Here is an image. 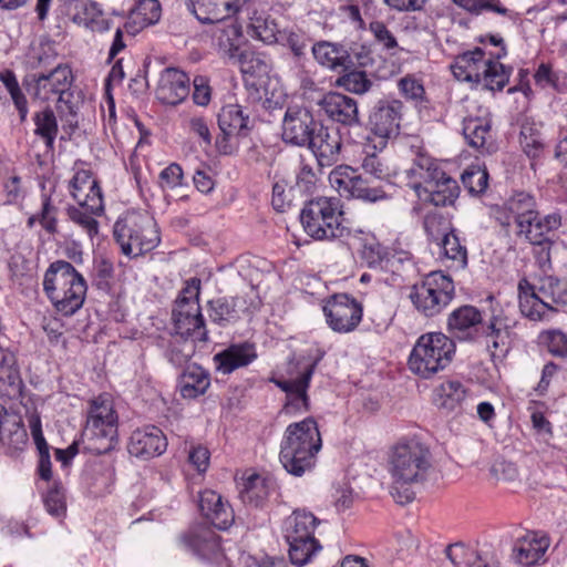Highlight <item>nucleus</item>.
Instances as JSON below:
<instances>
[{"label":"nucleus","mask_w":567,"mask_h":567,"mask_svg":"<svg viewBox=\"0 0 567 567\" xmlns=\"http://www.w3.org/2000/svg\"><path fill=\"white\" fill-rule=\"evenodd\" d=\"M534 287L548 306L567 307V279L543 276Z\"/></svg>","instance_id":"a19ab883"},{"label":"nucleus","mask_w":567,"mask_h":567,"mask_svg":"<svg viewBox=\"0 0 567 567\" xmlns=\"http://www.w3.org/2000/svg\"><path fill=\"white\" fill-rule=\"evenodd\" d=\"M431 467L432 453L420 440H402L393 446L390 472L395 484L404 486L423 483Z\"/></svg>","instance_id":"39448f33"},{"label":"nucleus","mask_w":567,"mask_h":567,"mask_svg":"<svg viewBox=\"0 0 567 567\" xmlns=\"http://www.w3.org/2000/svg\"><path fill=\"white\" fill-rule=\"evenodd\" d=\"M488 172L485 167L472 165L461 175L463 186L472 196H480L485 193L488 186Z\"/></svg>","instance_id":"864d4df0"},{"label":"nucleus","mask_w":567,"mask_h":567,"mask_svg":"<svg viewBox=\"0 0 567 567\" xmlns=\"http://www.w3.org/2000/svg\"><path fill=\"white\" fill-rule=\"evenodd\" d=\"M257 359L256 346L249 341L233 343L213 358L216 369L224 374L247 367Z\"/></svg>","instance_id":"2f4dec72"},{"label":"nucleus","mask_w":567,"mask_h":567,"mask_svg":"<svg viewBox=\"0 0 567 567\" xmlns=\"http://www.w3.org/2000/svg\"><path fill=\"white\" fill-rule=\"evenodd\" d=\"M486 301L489 306V319L488 322L483 326V334L492 339V347L494 350H503L506 353L509 349L511 336L516 321L509 319L504 315L501 305L496 302L493 295H488Z\"/></svg>","instance_id":"5701e85b"},{"label":"nucleus","mask_w":567,"mask_h":567,"mask_svg":"<svg viewBox=\"0 0 567 567\" xmlns=\"http://www.w3.org/2000/svg\"><path fill=\"white\" fill-rule=\"evenodd\" d=\"M43 291L59 313L71 317L83 307L87 284L71 262L55 260L44 272Z\"/></svg>","instance_id":"f03ea898"},{"label":"nucleus","mask_w":567,"mask_h":567,"mask_svg":"<svg viewBox=\"0 0 567 567\" xmlns=\"http://www.w3.org/2000/svg\"><path fill=\"white\" fill-rule=\"evenodd\" d=\"M400 95L411 102L415 107H426L429 100L426 97L425 87L421 80L413 74H405L396 82Z\"/></svg>","instance_id":"8fccbe9b"},{"label":"nucleus","mask_w":567,"mask_h":567,"mask_svg":"<svg viewBox=\"0 0 567 567\" xmlns=\"http://www.w3.org/2000/svg\"><path fill=\"white\" fill-rule=\"evenodd\" d=\"M195 342L187 339L171 341L165 351L166 359L177 368L185 365L195 353Z\"/></svg>","instance_id":"4d7b16f0"},{"label":"nucleus","mask_w":567,"mask_h":567,"mask_svg":"<svg viewBox=\"0 0 567 567\" xmlns=\"http://www.w3.org/2000/svg\"><path fill=\"white\" fill-rule=\"evenodd\" d=\"M259 302L247 296L218 297L207 302V313L210 321L219 327H228L241 319L243 315H251L258 309Z\"/></svg>","instance_id":"2eb2a0df"},{"label":"nucleus","mask_w":567,"mask_h":567,"mask_svg":"<svg viewBox=\"0 0 567 567\" xmlns=\"http://www.w3.org/2000/svg\"><path fill=\"white\" fill-rule=\"evenodd\" d=\"M318 177L312 167L308 164H301L296 175V182L290 187L289 193L300 196H312L317 188Z\"/></svg>","instance_id":"680f3d73"},{"label":"nucleus","mask_w":567,"mask_h":567,"mask_svg":"<svg viewBox=\"0 0 567 567\" xmlns=\"http://www.w3.org/2000/svg\"><path fill=\"white\" fill-rule=\"evenodd\" d=\"M517 289L519 310L525 318L532 321H545L550 319L549 313L558 311L556 307L548 306L540 298V293L527 278L519 279Z\"/></svg>","instance_id":"cd10ccee"},{"label":"nucleus","mask_w":567,"mask_h":567,"mask_svg":"<svg viewBox=\"0 0 567 567\" xmlns=\"http://www.w3.org/2000/svg\"><path fill=\"white\" fill-rule=\"evenodd\" d=\"M485 51L476 47L472 51L458 54L451 65L452 72L457 80L474 82L481 79L480 65H484Z\"/></svg>","instance_id":"e433bc0d"},{"label":"nucleus","mask_w":567,"mask_h":567,"mask_svg":"<svg viewBox=\"0 0 567 567\" xmlns=\"http://www.w3.org/2000/svg\"><path fill=\"white\" fill-rule=\"evenodd\" d=\"M89 449L96 455L85 463L82 477L91 493L102 496L111 492L115 482V457L112 451H104V446Z\"/></svg>","instance_id":"ddd939ff"},{"label":"nucleus","mask_w":567,"mask_h":567,"mask_svg":"<svg viewBox=\"0 0 567 567\" xmlns=\"http://www.w3.org/2000/svg\"><path fill=\"white\" fill-rule=\"evenodd\" d=\"M72 71L68 65H58L48 73H31L24 76L22 85L34 99L49 101L58 95V102L70 103Z\"/></svg>","instance_id":"1a4fd4ad"},{"label":"nucleus","mask_w":567,"mask_h":567,"mask_svg":"<svg viewBox=\"0 0 567 567\" xmlns=\"http://www.w3.org/2000/svg\"><path fill=\"white\" fill-rule=\"evenodd\" d=\"M320 520L310 512L295 511L287 523L285 538L287 543L315 537V529Z\"/></svg>","instance_id":"ea45409f"},{"label":"nucleus","mask_w":567,"mask_h":567,"mask_svg":"<svg viewBox=\"0 0 567 567\" xmlns=\"http://www.w3.org/2000/svg\"><path fill=\"white\" fill-rule=\"evenodd\" d=\"M439 246L441 249V257L451 261L449 265L450 268L461 270L467 266V249L461 244L454 228H451L449 231L443 234Z\"/></svg>","instance_id":"37998d69"},{"label":"nucleus","mask_w":567,"mask_h":567,"mask_svg":"<svg viewBox=\"0 0 567 567\" xmlns=\"http://www.w3.org/2000/svg\"><path fill=\"white\" fill-rule=\"evenodd\" d=\"M33 122L35 125L34 134L44 142L48 150H53L59 132L58 121L53 110L47 106L42 111L35 112Z\"/></svg>","instance_id":"de8ad7c7"},{"label":"nucleus","mask_w":567,"mask_h":567,"mask_svg":"<svg viewBox=\"0 0 567 567\" xmlns=\"http://www.w3.org/2000/svg\"><path fill=\"white\" fill-rule=\"evenodd\" d=\"M276 43L289 49L295 62L300 64L307 60L311 38L302 29L285 28L279 32V38Z\"/></svg>","instance_id":"79ce46f5"},{"label":"nucleus","mask_w":567,"mask_h":567,"mask_svg":"<svg viewBox=\"0 0 567 567\" xmlns=\"http://www.w3.org/2000/svg\"><path fill=\"white\" fill-rule=\"evenodd\" d=\"M411 152L414 155L411 166L405 169L408 186L414 190V185L420 184L424 187L426 181L435 178L437 174L443 176V168L437 161L431 157L422 146L412 144Z\"/></svg>","instance_id":"7c9ffc66"},{"label":"nucleus","mask_w":567,"mask_h":567,"mask_svg":"<svg viewBox=\"0 0 567 567\" xmlns=\"http://www.w3.org/2000/svg\"><path fill=\"white\" fill-rule=\"evenodd\" d=\"M167 437L156 425H146L132 432L127 444L130 455L147 461L165 453Z\"/></svg>","instance_id":"dca6fc26"},{"label":"nucleus","mask_w":567,"mask_h":567,"mask_svg":"<svg viewBox=\"0 0 567 567\" xmlns=\"http://www.w3.org/2000/svg\"><path fill=\"white\" fill-rule=\"evenodd\" d=\"M172 318L176 334L184 339L192 338L194 341L199 342L208 340V331L199 305L194 308L175 307Z\"/></svg>","instance_id":"a878e982"},{"label":"nucleus","mask_w":567,"mask_h":567,"mask_svg":"<svg viewBox=\"0 0 567 567\" xmlns=\"http://www.w3.org/2000/svg\"><path fill=\"white\" fill-rule=\"evenodd\" d=\"M548 543L545 538H518L513 547V559L522 566H533L542 559Z\"/></svg>","instance_id":"58836bf2"},{"label":"nucleus","mask_w":567,"mask_h":567,"mask_svg":"<svg viewBox=\"0 0 567 567\" xmlns=\"http://www.w3.org/2000/svg\"><path fill=\"white\" fill-rule=\"evenodd\" d=\"M326 116L343 126H354L361 123L355 99L340 92L330 91L318 102Z\"/></svg>","instance_id":"6ab92c4d"},{"label":"nucleus","mask_w":567,"mask_h":567,"mask_svg":"<svg viewBox=\"0 0 567 567\" xmlns=\"http://www.w3.org/2000/svg\"><path fill=\"white\" fill-rule=\"evenodd\" d=\"M454 296L452 278L442 271H434L411 287L409 299L419 313L433 318L450 305Z\"/></svg>","instance_id":"423d86ee"},{"label":"nucleus","mask_w":567,"mask_h":567,"mask_svg":"<svg viewBox=\"0 0 567 567\" xmlns=\"http://www.w3.org/2000/svg\"><path fill=\"white\" fill-rule=\"evenodd\" d=\"M322 358L323 353L318 355L298 378L292 380H277L275 381L276 385L286 393L287 398L296 394L297 392H306L310 385L315 370Z\"/></svg>","instance_id":"5fc2aeb1"},{"label":"nucleus","mask_w":567,"mask_h":567,"mask_svg":"<svg viewBox=\"0 0 567 567\" xmlns=\"http://www.w3.org/2000/svg\"><path fill=\"white\" fill-rule=\"evenodd\" d=\"M0 80L11 95V99L19 112L20 121L24 122L28 115V102L18 83L13 71L4 70L0 72Z\"/></svg>","instance_id":"6e6d98bb"},{"label":"nucleus","mask_w":567,"mask_h":567,"mask_svg":"<svg viewBox=\"0 0 567 567\" xmlns=\"http://www.w3.org/2000/svg\"><path fill=\"white\" fill-rule=\"evenodd\" d=\"M375 142L377 141L370 140V137H368V143L364 144L363 148L365 156L362 159L361 167L364 173L369 174L371 177L375 179H384L389 176L388 166L384 165V163L377 155L378 150L369 147Z\"/></svg>","instance_id":"bf43d9fd"},{"label":"nucleus","mask_w":567,"mask_h":567,"mask_svg":"<svg viewBox=\"0 0 567 567\" xmlns=\"http://www.w3.org/2000/svg\"><path fill=\"white\" fill-rule=\"evenodd\" d=\"M280 31L272 19L258 17L250 23V35L268 44L277 42Z\"/></svg>","instance_id":"0e129e2a"},{"label":"nucleus","mask_w":567,"mask_h":567,"mask_svg":"<svg viewBox=\"0 0 567 567\" xmlns=\"http://www.w3.org/2000/svg\"><path fill=\"white\" fill-rule=\"evenodd\" d=\"M28 443V433L20 413L0 403V445L9 456L22 452Z\"/></svg>","instance_id":"a211bd4d"},{"label":"nucleus","mask_w":567,"mask_h":567,"mask_svg":"<svg viewBox=\"0 0 567 567\" xmlns=\"http://www.w3.org/2000/svg\"><path fill=\"white\" fill-rule=\"evenodd\" d=\"M342 205L338 197L317 196L305 202L299 219L305 233L315 240L348 237L350 229L342 225Z\"/></svg>","instance_id":"7ed1b4c3"},{"label":"nucleus","mask_w":567,"mask_h":567,"mask_svg":"<svg viewBox=\"0 0 567 567\" xmlns=\"http://www.w3.org/2000/svg\"><path fill=\"white\" fill-rule=\"evenodd\" d=\"M43 503L47 512L51 516L59 519L65 517L66 502L63 486L60 483H54L52 487L49 488L43 497Z\"/></svg>","instance_id":"052dcab7"},{"label":"nucleus","mask_w":567,"mask_h":567,"mask_svg":"<svg viewBox=\"0 0 567 567\" xmlns=\"http://www.w3.org/2000/svg\"><path fill=\"white\" fill-rule=\"evenodd\" d=\"M113 237L121 252L130 258L153 250L161 241L155 224L148 219L120 217L113 226Z\"/></svg>","instance_id":"0eeeda50"},{"label":"nucleus","mask_w":567,"mask_h":567,"mask_svg":"<svg viewBox=\"0 0 567 567\" xmlns=\"http://www.w3.org/2000/svg\"><path fill=\"white\" fill-rule=\"evenodd\" d=\"M513 68L492 59L484 62L481 79L474 83L483 84L489 91H502L509 81Z\"/></svg>","instance_id":"c03bdc74"},{"label":"nucleus","mask_w":567,"mask_h":567,"mask_svg":"<svg viewBox=\"0 0 567 567\" xmlns=\"http://www.w3.org/2000/svg\"><path fill=\"white\" fill-rule=\"evenodd\" d=\"M321 127L312 111L305 106H288L282 118V141L305 147L311 143L313 134Z\"/></svg>","instance_id":"4468645a"},{"label":"nucleus","mask_w":567,"mask_h":567,"mask_svg":"<svg viewBox=\"0 0 567 567\" xmlns=\"http://www.w3.org/2000/svg\"><path fill=\"white\" fill-rule=\"evenodd\" d=\"M561 226V215L550 213L542 215L538 209L524 223V227H518L515 235L524 238L534 246H550L553 240L549 235Z\"/></svg>","instance_id":"412c9836"},{"label":"nucleus","mask_w":567,"mask_h":567,"mask_svg":"<svg viewBox=\"0 0 567 567\" xmlns=\"http://www.w3.org/2000/svg\"><path fill=\"white\" fill-rule=\"evenodd\" d=\"M249 0H186L187 9L203 24H215L235 16Z\"/></svg>","instance_id":"4be33fe9"},{"label":"nucleus","mask_w":567,"mask_h":567,"mask_svg":"<svg viewBox=\"0 0 567 567\" xmlns=\"http://www.w3.org/2000/svg\"><path fill=\"white\" fill-rule=\"evenodd\" d=\"M342 142L337 130H330L323 126L317 130L312 136V141L307 147L311 148L318 164L321 167H329L339 161Z\"/></svg>","instance_id":"c756f323"},{"label":"nucleus","mask_w":567,"mask_h":567,"mask_svg":"<svg viewBox=\"0 0 567 567\" xmlns=\"http://www.w3.org/2000/svg\"><path fill=\"white\" fill-rule=\"evenodd\" d=\"M63 13L74 23L93 30L103 11L100 4L92 0H64Z\"/></svg>","instance_id":"c9c22d12"},{"label":"nucleus","mask_w":567,"mask_h":567,"mask_svg":"<svg viewBox=\"0 0 567 567\" xmlns=\"http://www.w3.org/2000/svg\"><path fill=\"white\" fill-rule=\"evenodd\" d=\"M209 385V372L197 363L187 364L177 378V388L184 399H197L204 395Z\"/></svg>","instance_id":"72a5a7b5"},{"label":"nucleus","mask_w":567,"mask_h":567,"mask_svg":"<svg viewBox=\"0 0 567 567\" xmlns=\"http://www.w3.org/2000/svg\"><path fill=\"white\" fill-rule=\"evenodd\" d=\"M321 447L318 423L308 416L286 427L280 442L279 461L288 474L301 477L315 468Z\"/></svg>","instance_id":"f257e3e1"},{"label":"nucleus","mask_w":567,"mask_h":567,"mask_svg":"<svg viewBox=\"0 0 567 567\" xmlns=\"http://www.w3.org/2000/svg\"><path fill=\"white\" fill-rule=\"evenodd\" d=\"M461 188L458 183L452 178L443 169V176L437 174L435 178L426 181V184L421 186L414 185V193L416 197L424 202L432 204L436 207L452 206L460 196Z\"/></svg>","instance_id":"f3484780"},{"label":"nucleus","mask_w":567,"mask_h":567,"mask_svg":"<svg viewBox=\"0 0 567 567\" xmlns=\"http://www.w3.org/2000/svg\"><path fill=\"white\" fill-rule=\"evenodd\" d=\"M333 182L338 185L341 194L364 203H378L389 198L382 186L375 185L370 178L362 175L333 176Z\"/></svg>","instance_id":"393cba45"},{"label":"nucleus","mask_w":567,"mask_h":567,"mask_svg":"<svg viewBox=\"0 0 567 567\" xmlns=\"http://www.w3.org/2000/svg\"><path fill=\"white\" fill-rule=\"evenodd\" d=\"M482 321V312L476 307L463 305L449 315L447 330L460 340L474 341L475 334L472 329Z\"/></svg>","instance_id":"473e14b6"},{"label":"nucleus","mask_w":567,"mask_h":567,"mask_svg":"<svg viewBox=\"0 0 567 567\" xmlns=\"http://www.w3.org/2000/svg\"><path fill=\"white\" fill-rule=\"evenodd\" d=\"M239 486V497L241 502L254 508H264L270 497L277 494L278 489L274 477L258 473L243 477Z\"/></svg>","instance_id":"b1692460"},{"label":"nucleus","mask_w":567,"mask_h":567,"mask_svg":"<svg viewBox=\"0 0 567 567\" xmlns=\"http://www.w3.org/2000/svg\"><path fill=\"white\" fill-rule=\"evenodd\" d=\"M456 351L454 340L443 332L421 334L408 359L409 369L423 379H430L447 368Z\"/></svg>","instance_id":"20e7f679"},{"label":"nucleus","mask_w":567,"mask_h":567,"mask_svg":"<svg viewBox=\"0 0 567 567\" xmlns=\"http://www.w3.org/2000/svg\"><path fill=\"white\" fill-rule=\"evenodd\" d=\"M538 342L554 357L567 358V334L563 331H544L539 334Z\"/></svg>","instance_id":"e2e57ef3"},{"label":"nucleus","mask_w":567,"mask_h":567,"mask_svg":"<svg viewBox=\"0 0 567 567\" xmlns=\"http://www.w3.org/2000/svg\"><path fill=\"white\" fill-rule=\"evenodd\" d=\"M179 545L203 559H210L220 550L219 536L207 527L197 526L179 536Z\"/></svg>","instance_id":"bb28decb"},{"label":"nucleus","mask_w":567,"mask_h":567,"mask_svg":"<svg viewBox=\"0 0 567 567\" xmlns=\"http://www.w3.org/2000/svg\"><path fill=\"white\" fill-rule=\"evenodd\" d=\"M505 202L507 204L506 209L514 215L516 229L524 227L526 219L537 210L536 198L530 193L524 190L515 192Z\"/></svg>","instance_id":"49530a36"},{"label":"nucleus","mask_w":567,"mask_h":567,"mask_svg":"<svg viewBox=\"0 0 567 567\" xmlns=\"http://www.w3.org/2000/svg\"><path fill=\"white\" fill-rule=\"evenodd\" d=\"M405 105L402 100L386 95L375 101L369 112L368 127L377 142L369 147L383 150L390 140L400 135Z\"/></svg>","instance_id":"6e6552de"},{"label":"nucleus","mask_w":567,"mask_h":567,"mask_svg":"<svg viewBox=\"0 0 567 567\" xmlns=\"http://www.w3.org/2000/svg\"><path fill=\"white\" fill-rule=\"evenodd\" d=\"M491 130L492 121L488 117L467 116L463 120L462 133L473 148L489 152L487 141L491 137Z\"/></svg>","instance_id":"4c0bfd02"},{"label":"nucleus","mask_w":567,"mask_h":567,"mask_svg":"<svg viewBox=\"0 0 567 567\" xmlns=\"http://www.w3.org/2000/svg\"><path fill=\"white\" fill-rule=\"evenodd\" d=\"M58 208L52 205V199L48 195H42V207L38 214L31 215L27 220V227L32 228L39 223L42 228L50 235L58 233Z\"/></svg>","instance_id":"603ef678"},{"label":"nucleus","mask_w":567,"mask_h":567,"mask_svg":"<svg viewBox=\"0 0 567 567\" xmlns=\"http://www.w3.org/2000/svg\"><path fill=\"white\" fill-rule=\"evenodd\" d=\"M349 58L346 62V69H365L374 65V52L365 44H354L348 49Z\"/></svg>","instance_id":"338daca9"},{"label":"nucleus","mask_w":567,"mask_h":567,"mask_svg":"<svg viewBox=\"0 0 567 567\" xmlns=\"http://www.w3.org/2000/svg\"><path fill=\"white\" fill-rule=\"evenodd\" d=\"M217 124L221 136L216 138V148L221 155H231L237 146L230 137H247L254 128V121L245 109L235 103L224 105L217 114Z\"/></svg>","instance_id":"9d476101"},{"label":"nucleus","mask_w":567,"mask_h":567,"mask_svg":"<svg viewBox=\"0 0 567 567\" xmlns=\"http://www.w3.org/2000/svg\"><path fill=\"white\" fill-rule=\"evenodd\" d=\"M198 507L202 515L215 528L225 530L234 523V512L223 497L212 489L199 494Z\"/></svg>","instance_id":"c85d7f7f"},{"label":"nucleus","mask_w":567,"mask_h":567,"mask_svg":"<svg viewBox=\"0 0 567 567\" xmlns=\"http://www.w3.org/2000/svg\"><path fill=\"white\" fill-rule=\"evenodd\" d=\"M287 544L291 564L299 567L310 563L312 557L322 549L317 538L299 539Z\"/></svg>","instance_id":"3c124183"},{"label":"nucleus","mask_w":567,"mask_h":567,"mask_svg":"<svg viewBox=\"0 0 567 567\" xmlns=\"http://www.w3.org/2000/svg\"><path fill=\"white\" fill-rule=\"evenodd\" d=\"M93 286L105 293H111L114 286V266L106 258L94 261Z\"/></svg>","instance_id":"13d9d810"},{"label":"nucleus","mask_w":567,"mask_h":567,"mask_svg":"<svg viewBox=\"0 0 567 567\" xmlns=\"http://www.w3.org/2000/svg\"><path fill=\"white\" fill-rule=\"evenodd\" d=\"M240 70L251 76H261L268 73V64L261 54L250 50H244L238 54Z\"/></svg>","instance_id":"69168bd1"},{"label":"nucleus","mask_w":567,"mask_h":567,"mask_svg":"<svg viewBox=\"0 0 567 567\" xmlns=\"http://www.w3.org/2000/svg\"><path fill=\"white\" fill-rule=\"evenodd\" d=\"M341 71L342 74L334 82L336 86L359 95L371 90L373 81L369 78L367 71L358 69H341Z\"/></svg>","instance_id":"09e8293b"},{"label":"nucleus","mask_w":567,"mask_h":567,"mask_svg":"<svg viewBox=\"0 0 567 567\" xmlns=\"http://www.w3.org/2000/svg\"><path fill=\"white\" fill-rule=\"evenodd\" d=\"M311 53L318 64L332 71L346 69L348 49L339 42L321 40L311 45Z\"/></svg>","instance_id":"f704fd0d"},{"label":"nucleus","mask_w":567,"mask_h":567,"mask_svg":"<svg viewBox=\"0 0 567 567\" xmlns=\"http://www.w3.org/2000/svg\"><path fill=\"white\" fill-rule=\"evenodd\" d=\"M66 215L71 221L83 228L91 239L99 234V221L94 218L95 215H92L89 210L69 206Z\"/></svg>","instance_id":"774afa93"},{"label":"nucleus","mask_w":567,"mask_h":567,"mask_svg":"<svg viewBox=\"0 0 567 567\" xmlns=\"http://www.w3.org/2000/svg\"><path fill=\"white\" fill-rule=\"evenodd\" d=\"M466 399V389L460 381L443 382L435 390V404L447 412H454L462 409Z\"/></svg>","instance_id":"a18cd8bd"},{"label":"nucleus","mask_w":567,"mask_h":567,"mask_svg":"<svg viewBox=\"0 0 567 567\" xmlns=\"http://www.w3.org/2000/svg\"><path fill=\"white\" fill-rule=\"evenodd\" d=\"M85 433L91 435V440H105L104 451H113L117 444V414L106 396L100 395L91 401Z\"/></svg>","instance_id":"9b49d317"},{"label":"nucleus","mask_w":567,"mask_h":567,"mask_svg":"<svg viewBox=\"0 0 567 567\" xmlns=\"http://www.w3.org/2000/svg\"><path fill=\"white\" fill-rule=\"evenodd\" d=\"M190 92V78L177 68H165L156 89V99L165 105H178Z\"/></svg>","instance_id":"aec40b11"},{"label":"nucleus","mask_w":567,"mask_h":567,"mask_svg":"<svg viewBox=\"0 0 567 567\" xmlns=\"http://www.w3.org/2000/svg\"><path fill=\"white\" fill-rule=\"evenodd\" d=\"M323 313L332 331L349 333L360 324L363 307L352 295L334 293L326 299Z\"/></svg>","instance_id":"f8f14e48"}]
</instances>
